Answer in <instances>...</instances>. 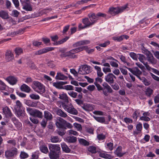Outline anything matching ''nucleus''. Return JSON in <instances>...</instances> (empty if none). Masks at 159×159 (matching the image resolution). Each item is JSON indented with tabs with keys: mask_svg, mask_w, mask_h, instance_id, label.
Listing matches in <instances>:
<instances>
[{
	"mask_svg": "<svg viewBox=\"0 0 159 159\" xmlns=\"http://www.w3.org/2000/svg\"><path fill=\"white\" fill-rule=\"evenodd\" d=\"M141 80L143 84L146 86L149 85L151 84V82L150 81L147 80L144 77H142L139 79Z\"/></svg>",
	"mask_w": 159,
	"mask_h": 159,
	"instance_id": "38",
	"label": "nucleus"
},
{
	"mask_svg": "<svg viewBox=\"0 0 159 159\" xmlns=\"http://www.w3.org/2000/svg\"><path fill=\"white\" fill-rule=\"evenodd\" d=\"M91 67L87 65H83L80 66L78 70V73L82 75H85L91 73Z\"/></svg>",
	"mask_w": 159,
	"mask_h": 159,
	"instance_id": "7",
	"label": "nucleus"
},
{
	"mask_svg": "<svg viewBox=\"0 0 159 159\" xmlns=\"http://www.w3.org/2000/svg\"><path fill=\"white\" fill-rule=\"evenodd\" d=\"M53 49V48L52 47H47L35 52L34 54L36 55H40L49 51H52Z\"/></svg>",
	"mask_w": 159,
	"mask_h": 159,
	"instance_id": "13",
	"label": "nucleus"
},
{
	"mask_svg": "<svg viewBox=\"0 0 159 159\" xmlns=\"http://www.w3.org/2000/svg\"><path fill=\"white\" fill-rule=\"evenodd\" d=\"M20 89L22 91L27 93H30L31 90L30 88L25 84H23L21 86Z\"/></svg>",
	"mask_w": 159,
	"mask_h": 159,
	"instance_id": "24",
	"label": "nucleus"
},
{
	"mask_svg": "<svg viewBox=\"0 0 159 159\" xmlns=\"http://www.w3.org/2000/svg\"><path fill=\"white\" fill-rule=\"evenodd\" d=\"M122 147L121 146L118 147L114 151V153L117 157H120L123 156L125 154V152L122 151Z\"/></svg>",
	"mask_w": 159,
	"mask_h": 159,
	"instance_id": "12",
	"label": "nucleus"
},
{
	"mask_svg": "<svg viewBox=\"0 0 159 159\" xmlns=\"http://www.w3.org/2000/svg\"><path fill=\"white\" fill-rule=\"evenodd\" d=\"M88 16L91 23L93 25L99 19L100 17H105L106 15L101 12H98L96 14L94 13H91L89 14Z\"/></svg>",
	"mask_w": 159,
	"mask_h": 159,
	"instance_id": "4",
	"label": "nucleus"
},
{
	"mask_svg": "<svg viewBox=\"0 0 159 159\" xmlns=\"http://www.w3.org/2000/svg\"><path fill=\"white\" fill-rule=\"evenodd\" d=\"M76 141V138L73 136H68L65 139V141L70 143H75Z\"/></svg>",
	"mask_w": 159,
	"mask_h": 159,
	"instance_id": "21",
	"label": "nucleus"
},
{
	"mask_svg": "<svg viewBox=\"0 0 159 159\" xmlns=\"http://www.w3.org/2000/svg\"><path fill=\"white\" fill-rule=\"evenodd\" d=\"M142 125L141 123H139L136 126V129L139 132H141L142 129Z\"/></svg>",
	"mask_w": 159,
	"mask_h": 159,
	"instance_id": "61",
	"label": "nucleus"
},
{
	"mask_svg": "<svg viewBox=\"0 0 159 159\" xmlns=\"http://www.w3.org/2000/svg\"><path fill=\"white\" fill-rule=\"evenodd\" d=\"M81 47H84L85 48H83V50H85L86 52H87L89 54H91L94 51V49H88V47L87 46H82Z\"/></svg>",
	"mask_w": 159,
	"mask_h": 159,
	"instance_id": "52",
	"label": "nucleus"
},
{
	"mask_svg": "<svg viewBox=\"0 0 159 159\" xmlns=\"http://www.w3.org/2000/svg\"><path fill=\"white\" fill-rule=\"evenodd\" d=\"M39 158V155L36 152H34L32 153L31 159H38Z\"/></svg>",
	"mask_w": 159,
	"mask_h": 159,
	"instance_id": "64",
	"label": "nucleus"
},
{
	"mask_svg": "<svg viewBox=\"0 0 159 159\" xmlns=\"http://www.w3.org/2000/svg\"><path fill=\"white\" fill-rule=\"evenodd\" d=\"M137 55L139 56L138 59L139 61L143 64H144L145 62L144 61V60H145L146 58L145 56L140 54H138Z\"/></svg>",
	"mask_w": 159,
	"mask_h": 159,
	"instance_id": "48",
	"label": "nucleus"
},
{
	"mask_svg": "<svg viewBox=\"0 0 159 159\" xmlns=\"http://www.w3.org/2000/svg\"><path fill=\"white\" fill-rule=\"evenodd\" d=\"M57 134L61 136L64 135L66 133V131L64 130H60L59 129L56 130Z\"/></svg>",
	"mask_w": 159,
	"mask_h": 159,
	"instance_id": "58",
	"label": "nucleus"
},
{
	"mask_svg": "<svg viewBox=\"0 0 159 159\" xmlns=\"http://www.w3.org/2000/svg\"><path fill=\"white\" fill-rule=\"evenodd\" d=\"M0 17L4 19H6L9 18L7 13L3 11H0Z\"/></svg>",
	"mask_w": 159,
	"mask_h": 159,
	"instance_id": "35",
	"label": "nucleus"
},
{
	"mask_svg": "<svg viewBox=\"0 0 159 159\" xmlns=\"http://www.w3.org/2000/svg\"><path fill=\"white\" fill-rule=\"evenodd\" d=\"M102 85L103 87L104 88L107 89L109 93H112V89L111 87L106 82H103L102 84Z\"/></svg>",
	"mask_w": 159,
	"mask_h": 159,
	"instance_id": "31",
	"label": "nucleus"
},
{
	"mask_svg": "<svg viewBox=\"0 0 159 159\" xmlns=\"http://www.w3.org/2000/svg\"><path fill=\"white\" fill-rule=\"evenodd\" d=\"M95 119L98 122L101 123H104L105 124H108V122H105V120L104 117H94Z\"/></svg>",
	"mask_w": 159,
	"mask_h": 159,
	"instance_id": "37",
	"label": "nucleus"
},
{
	"mask_svg": "<svg viewBox=\"0 0 159 159\" xmlns=\"http://www.w3.org/2000/svg\"><path fill=\"white\" fill-rule=\"evenodd\" d=\"M84 25L86 28L90 27L93 25L90 20L88 18H85L83 19L82 21Z\"/></svg>",
	"mask_w": 159,
	"mask_h": 159,
	"instance_id": "19",
	"label": "nucleus"
},
{
	"mask_svg": "<svg viewBox=\"0 0 159 159\" xmlns=\"http://www.w3.org/2000/svg\"><path fill=\"white\" fill-rule=\"evenodd\" d=\"M116 77L112 73H109L105 77L106 81L110 85L114 83V79H116Z\"/></svg>",
	"mask_w": 159,
	"mask_h": 159,
	"instance_id": "11",
	"label": "nucleus"
},
{
	"mask_svg": "<svg viewBox=\"0 0 159 159\" xmlns=\"http://www.w3.org/2000/svg\"><path fill=\"white\" fill-rule=\"evenodd\" d=\"M6 80L9 84L12 85L16 84L17 81V79L13 76H10L8 77L7 78Z\"/></svg>",
	"mask_w": 159,
	"mask_h": 159,
	"instance_id": "17",
	"label": "nucleus"
},
{
	"mask_svg": "<svg viewBox=\"0 0 159 159\" xmlns=\"http://www.w3.org/2000/svg\"><path fill=\"white\" fill-rule=\"evenodd\" d=\"M125 67L133 75H135L139 79L141 78L140 76L142 74V72L137 67H134L132 68L127 67L126 66H125Z\"/></svg>",
	"mask_w": 159,
	"mask_h": 159,
	"instance_id": "8",
	"label": "nucleus"
},
{
	"mask_svg": "<svg viewBox=\"0 0 159 159\" xmlns=\"http://www.w3.org/2000/svg\"><path fill=\"white\" fill-rule=\"evenodd\" d=\"M48 147L50 151L53 152L57 153L60 154L61 148L59 145L50 144Z\"/></svg>",
	"mask_w": 159,
	"mask_h": 159,
	"instance_id": "10",
	"label": "nucleus"
},
{
	"mask_svg": "<svg viewBox=\"0 0 159 159\" xmlns=\"http://www.w3.org/2000/svg\"><path fill=\"white\" fill-rule=\"evenodd\" d=\"M64 89L67 90H74V87L71 85H66L64 86Z\"/></svg>",
	"mask_w": 159,
	"mask_h": 159,
	"instance_id": "63",
	"label": "nucleus"
},
{
	"mask_svg": "<svg viewBox=\"0 0 159 159\" xmlns=\"http://www.w3.org/2000/svg\"><path fill=\"white\" fill-rule=\"evenodd\" d=\"M61 144L62 149L63 152L67 153L70 152V149L65 143L63 142Z\"/></svg>",
	"mask_w": 159,
	"mask_h": 159,
	"instance_id": "22",
	"label": "nucleus"
},
{
	"mask_svg": "<svg viewBox=\"0 0 159 159\" xmlns=\"http://www.w3.org/2000/svg\"><path fill=\"white\" fill-rule=\"evenodd\" d=\"M84 48V47H79L73 49L62 54L61 56L62 57H68L71 58H76L77 56L75 55V53L83 51V48Z\"/></svg>",
	"mask_w": 159,
	"mask_h": 159,
	"instance_id": "3",
	"label": "nucleus"
},
{
	"mask_svg": "<svg viewBox=\"0 0 159 159\" xmlns=\"http://www.w3.org/2000/svg\"><path fill=\"white\" fill-rule=\"evenodd\" d=\"M62 107L65 111L70 114L77 115L78 114V111L71 103L66 104L65 103H63L62 104Z\"/></svg>",
	"mask_w": 159,
	"mask_h": 159,
	"instance_id": "6",
	"label": "nucleus"
},
{
	"mask_svg": "<svg viewBox=\"0 0 159 159\" xmlns=\"http://www.w3.org/2000/svg\"><path fill=\"white\" fill-rule=\"evenodd\" d=\"M119 57L121 61L123 62L126 65L128 66H129L130 63L129 62H127L126 60L125 57V56L122 55H120Z\"/></svg>",
	"mask_w": 159,
	"mask_h": 159,
	"instance_id": "45",
	"label": "nucleus"
},
{
	"mask_svg": "<svg viewBox=\"0 0 159 159\" xmlns=\"http://www.w3.org/2000/svg\"><path fill=\"white\" fill-rule=\"evenodd\" d=\"M87 149L89 152L92 153H95L97 152L96 147L92 146H89Z\"/></svg>",
	"mask_w": 159,
	"mask_h": 159,
	"instance_id": "40",
	"label": "nucleus"
},
{
	"mask_svg": "<svg viewBox=\"0 0 159 159\" xmlns=\"http://www.w3.org/2000/svg\"><path fill=\"white\" fill-rule=\"evenodd\" d=\"M48 66L50 68L53 69L56 66L54 62L52 61H50L48 62Z\"/></svg>",
	"mask_w": 159,
	"mask_h": 159,
	"instance_id": "62",
	"label": "nucleus"
},
{
	"mask_svg": "<svg viewBox=\"0 0 159 159\" xmlns=\"http://www.w3.org/2000/svg\"><path fill=\"white\" fill-rule=\"evenodd\" d=\"M14 124L18 129H21L22 124L20 122L18 121H15Z\"/></svg>",
	"mask_w": 159,
	"mask_h": 159,
	"instance_id": "53",
	"label": "nucleus"
},
{
	"mask_svg": "<svg viewBox=\"0 0 159 159\" xmlns=\"http://www.w3.org/2000/svg\"><path fill=\"white\" fill-rule=\"evenodd\" d=\"M67 133L69 135H73L75 136L78 135V133L77 132L72 129L69 130L67 131Z\"/></svg>",
	"mask_w": 159,
	"mask_h": 159,
	"instance_id": "54",
	"label": "nucleus"
},
{
	"mask_svg": "<svg viewBox=\"0 0 159 159\" xmlns=\"http://www.w3.org/2000/svg\"><path fill=\"white\" fill-rule=\"evenodd\" d=\"M14 110H18V109L24 108L22 106V104L19 100H17L16 102V104L14 106Z\"/></svg>",
	"mask_w": 159,
	"mask_h": 159,
	"instance_id": "39",
	"label": "nucleus"
},
{
	"mask_svg": "<svg viewBox=\"0 0 159 159\" xmlns=\"http://www.w3.org/2000/svg\"><path fill=\"white\" fill-rule=\"evenodd\" d=\"M130 57L134 60H137L138 55L134 52H131L129 53Z\"/></svg>",
	"mask_w": 159,
	"mask_h": 159,
	"instance_id": "56",
	"label": "nucleus"
},
{
	"mask_svg": "<svg viewBox=\"0 0 159 159\" xmlns=\"http://www.w3.org/2000/svg\"><path fill=\"white\" fill-rule=\"evenodd\" d=\"M90 41L89 40H84L80 41L74 44L73 46L74 47L80 46H81L86 45L89 43Z\"/></svg>",
	"mask_w": 159,
	"mask_h": 159,
	"instance_id": "15",
	"label": "nucleus"
},
{
	"mask_svg": "<svg viewBox=\"0 0 159 159\" xmlns=\"http://www.w3.org/2000/svg\"><path fill=\"white\" fill-rule=\"evenodd\" d=\"M50 140L52 142L54 143H57L60 141L58 136H54L51 137Z\"/></svg>",
	"mask_w": 159,
	"mask_h": 159,
	"instance_id": "41",
	"label": "nucleus"
},
{
	"mask_svg": "<svg viewBox=\"0 0 159 159\" xmlns=\"http://www.w3.org/2000/svg\"><path fill=\"white\" fill-rule=\"evenodd\" d=\"M33 116H36L40 118H42L43 117L42 113L39 110L36 109Z\"/></svg>",
	"mask_w": 159,
	"mask_h": 159,
	"instance_id": "36",
	"label": "nucleus"
},
{
	"mask_svg": "<svg viewBox=\"0 0 159 159\" xmlns=\"http://www.w3.org/2000/svg\"><path fill=\"white\" fill-rule=\"evenodd\" d=\"M68 93L70 96L73 98H76L77 96V93L74 91L68 92Z\"/></svg>",
	"mask_w": 159,
	"mask_h": 159,
	"instance_id": "55",
	"label": "nucleus"
},
{
	"mask_svg": "<svg viewBox=\"0 0 159 159\" xmlns=\"http://www.w3.org/2000/svg\"><path fill=\"white\" fill-rule=\"evenodd\" d=\"M69 37H66L64 38L63 39H61L60 41H58V42H56V44H60L63 43H64L66 42L69 39Z\"/></svg>",
	"mask_w": 159,
	"mask_h": 159,
	"instance_id": "51",
	"label": "nucleus"
},
{
	"mask_svg": "<svg viewBox=\"0 0 159 159\" xmlns=\"http://www.w3.org/2000/svg\"><path fill=\"white\" fill-rule=\"evenodd\" d=\"M44 117L48 120H51L52 118V114L48 111H44Z\"/></svg>",
	"mask_w": 159,
	"mask_h": 159,
	"instance_id": "25",
	"label": "nucleus"
},
{
	"mask_svg": "<svg viewBox=\"0 0 159 159\" xmlns=\"http://www.w3.org/2000/svg\"><path fill=\"white\" fill-rule=\"evenodd\" d=\"M25 104L29 107H36L37 106V102H32L30 100H27L25 102Z\"/></svg>",
	"mask_w": 159,
	"mask_h": 159,
	"instance_id": "27",
	"label": "nucleus"
},
{
	"mask_svg": "<svg viewBox=\"0 0 159 159\" xmlns=\"http://www.w3.org/2000/svg\"><path fill=\"white\" fill-rule=\"evenodd\" d=\"M127 5L119 7H111L109 9L108 12L112 16H115L119 13H121L128 8Z\"/></svg>",
	"mask_w": 159,
	"mask_h": 159,
	"instance_id": "2",
	"label": "nucleus"
},
{
	"mask_svg": "<svg viewBox=\"0 0 159 159\" xmlns=\"http://www.w3.org/2000/svg\"><path fill=\"white\" fill-rule=\"evenodd\" d=\"M56 111L57 114L59 116L63 118H66V119L69 121H70L72 120L66 112L61 109L57 107L56 108Z\"/></svg>",
	"mask_w": 159,
	"mask_h": 159,
	"instance_id": "9",
	"label": "nucleus"
},
{
	"mask_svg": "<svg viewBox=\"0 0 159 159\" xmlns=\"http://www.w3.org/2000/svg\"><path fill=\"white\" fill-rule=\"evenodd\" d=\"M147 60L149 63L153 65L156 63L155 58L153 57L152 54L151 53L148 54L147 56Z\"/></svg>",
	"mask_w": 159,
	"mask_h": 159,
	"instance_id": "18",
	"label": "nucleus"
},
{
	"mask_svg": "<svg viewBox=\"0 0 159 159\" xmlns=\"http://www.w3.org/2000/svg\"><path fill=\"white\" fill-rule=\"evenodd\" d=\"M32 87L34 90L38 93L41 94L45 92V86L42 84L38 81L33 82Z\"/></svg>",
	"mask_w": 159,
	"mask_h": 159,
	"instance_id": "5",
	"label": "nucleus"
},
{
	"mask_svg": "<svg viewBox=\"0 0 159 159\" xmlns=\"http://www.w3.org/2000/svg\"><path fill=\"white\" fill-rule=\"evenodd\" d=\"M55 79L58 80H66L67 79V77L63 75L61 72H58L55 77Z\"/></svg>",
	"mask_w": 159,
	"mask_h": 159,
	"instance_id": "23",
	"label": "nucleus"
},
{
	"mask_svg": "<svg viewBox=\"0 0 159 159\" xmlns=\"http://www.w3.org/2000/svg\"><path fill=\"white\" fill-rule=\"evenodd\" d=\"M15 111L17 116L19 117H24L25 115V112L24 108L15 110Z\"/></svg>",
	"mask_w": 159,
	"mask_h": 159,
	"instance_id": "20",
	"label": "nucleus"
},
{
	"mask_svg": "<svg viewBox=\"0 0 159 159\" xmlns=\"http://www.w3.org/2000/svg\"><path fill=\"white\" fill-rule=\"evenodd\" d=\"M153 92V90L150 88H148L145 92L146 95L148 97H150Z\"/></svg>",
	"mask_w": 159,
	"mask_h": 159,
	"instance_id": "47",
	"label": "nucleus"
},
{
	"mask_svg": "<svg viewBox=\"0 0 159 159\" xmlns=\"http://www.w3.org/2000/svg\"><path fill=\"white\" fill-rule=\"evenodd\" d=\"M113 143L110 142L107 143L106 148L110 151H112L113 149Z\"/></svg>",
	"mask_w": 159,
	"mask_h": 159,
	"instance_id": "50",
	"label": "nucleus"
},
{
	"mask_svg": "<svg viewBox=\"0 0 159 159\" xmlns=\"http://www.w3.org/2000/svg\"><path fill=\"white\" fill-rule=\"evenodd\" d=\"M39 148L41 152L44 153L46 154L48 152V149L45 145H42L40 146Z\"/></svg>",
	"mask_w": 159,
	"mask_h": 159,
	"instance_id": "33",
	"label": "nucleus"
},
{
	"mask_svg": "<svg viewBox=\"0 0 159 159\" xmlns=\"http://www.w3.org/2000/svg\"><path fill=\"white\" fill-rule=\"evenodd\" d=\"M58 98L60 99H62L66 102L68 103L69 102V97L66 93H62L59 94Z\"/></svg>",
	"mask_w": 159,
	"mask_h": 159,
	"instance_id": "29",
	"label": "nucleus"
},
{
	"mask_svg": "<svg viewBox=\"0 0 159 159\" xmlns=\"http://www.w3.org/2000/svg\"><path fill=\"white\" fill-rule=\"evenodd\" d=\"M73 125L77 131H81L82 130V128L81 125L77 123H75L73 124Z\"/></svg>",
	"mask_w": 159,
	"mask_h": 159,
	"instance_id": "43",
	"label": "nucleus"
},
{
	"mask_svg": "<svg viewBox=\"0 0 159 159\" xmlns=\"http://www.w3.org/2000/svg\"><path fill=\"white\" fill-rule=\"evenodd\" d=\"M23 8L25 10L27 11H32V8L31 5L28 4L23 5Z\"/></svg>",
	"mask_w": 159,
	"mask_h": 159,
	"instance_id": "42",
	"label": "nucleus"
},
{
	"mask_svg": "<svg viewBox=\"0 0 159 159\" xmlns=\"http://www.w3.org/2000/svg\"><path fill=\"white\" fill-rule=\"evenodd\" d=\"M139 114L140 113L139 111H136L133 115V118L136 120L138 117L139 116Z\"/></svg>",
	"mask_w": 159,
	"mask_h": 159,
	"instance_id": "60",
	"label": "nucleus"
},
{
	"mask_svg": "<svg viewBox=\"0 0 159 159\" xmlns=\"http://www.w3.org/2000/svg\"><path fill=\"white\" fill-rule=\"evenodd\" d=\"M99 156L102 158L111 159L112 158V157L110 154H108L105 152H100Z\"/></svg>",
	"mask_w": 159,
	"mask_h": 159,
	"instance_id": "26",
	"label": "nucleus"
},
{
	"mask_svg": "<svg viewBox=\"0 0 159 159\" xmlns=\"http://www.w3.org/2000/svg\"><path fill=\"white\" fill-rule=\"evenodd\" d=\"M3 112L9 116H12V113L9 109L7 107H6L4 108L3 109Z\"/></svg>",
	"mask_w": 159,
	"mask_h": 159,
	"instance_id": "32",
	"label": "nucleus"
},
{
	"mask_svg": "<svg viewBox=\"0 0 159 159\" xmlns=\"http://www.w3.org/2000/svg\"><path fill=\"white\" fill-rule=\"evenodd\" d=\"M28 157L29 155L27 153L24 151L21 152L20 154V157L21 159H25Z\"/></svg>",
	"mask_w": 159,
	"mask_h": 159,
	"instance_id": "49",
	"label": "nucleus"
},
{
	"mask_svg": "<svg viewBox=\"0 0 159 159\" xmlns=\"http://www.w3.org/2000/svg\"><path fill=\"white\" fill-rule=\"evenodd\" d=\"M78 141L79 143L82 145L84 146H88L89 144V142L87 141L86 140L83 139H79Z\"/></svg>",
	"mask_w": 159,
	"mask_h": 159,
	"instance_id": "34",
	"label": "nucleus"
},
{
	"mask_svg": "<svg viewBox=\"0 0 159 159\" xmlns=\"http://www.w3.org/2000/svg\"><path fill=\"white\" fill-rule=\"evenodd\" d=\"M14 51L17 55H19L23 52V49L20 48H16L15 49Z\"/></svg>",
	"mask_w": 159,
	"mask_h": 159,
	"instance_id": "46",
	"label": "nucleus"
},
{
	"mask_svg": "<svg viewBox=\"0 0 159 159\" xmlns=\"http://www.w3.org/2000/svg\"><path fill=\"white\" fill-rule=\"evenodd\" d=\"M60 154L54 152L50 151L49 156L51 159H57L59 157Z\"/></svg>",
	"mask_w": 159,
	"mask_h": 159,
	"instance_id": "28",
	"label": "nucleus"
},
{
	"mask_svg": "<svg viewBox=\"0 0 159 159\" xmlns=\"http://www.w3.org/2000/svg\"><path fill=\"white\" fill-rule=\"evenodd\" d=\"M30 96L31 99L34 100H38L40 98L39 95L33 93L30 94Z\"/></svg>",
	"mask_w": 159,
	"mask_h": 159,
	"instance_id": "57",
	"label": "nucleus"
},
{
	"mask_svg": "<svg viewBox=\"0 0 159 159\" xmlns=\"http://www.w3.org/2000/svg\"><path fill=\"white\" fill-rule=\"evenodd\" d=\"M82 107L85 111H91L93 110L94 106L91 104H84L82 106Z\"/></svg>",
	"mask_w": 159,
	"mask_h": 159,
	"instance_id": "16",
	"label": "nucleus"
},
{
	"mask_svg": "<svg viewBox=\"0 0 159 159\" xmlns=\"http://www.w3.org/2000/svg\"><path fill=\"white\" fill-rule=\"evenodd\" d=\"M5 60L7 62L12 61L14 58L13 54L11 51L10 50H7V51L5 53Z\"/></svg>",
	"mask_w": 159,
	"mask_h": 159,
	"instance_id": "14",
	"label": "nucleus"
},
{
	"mask_svg": "<svg viewBox=\"0 0 159 159\" xmlns=\"http://www.w3.org/2000/svg\"><path fill=\"white\" fill-rule=\"evenodd\" d=\"M55 124L58 128L64 129H66L67 128L70 129L73 127L72 125L70 123L67 122L61 117H59L57 119Z\"/></svg>",
	"mask_w": 159,
	"mask_h": 159,
	"instance_id": "1",
	"label": "nucleus"
},
{
	"mask_svg": "<svg viewBox=\"0 0 159 159\" xmlns=\"http://www.w3.org/2000/svg\"><path fill=\"white\" fill-rule=\"evenodd\" d=\"M110 61V64L113 67H114L116 68H117L118 67V64L116 62V61Z\"/></svg>",
	"mask_w": 159,
	"mask_h": 159,
	"instance_id": "59",
	"label": "nucleus"
},
{
	"mask_svg": "<svg viewBox=\"0 0 159 159\" xmlns=\"http://www.w3.org/2000/svg\"><path fill=\"white\" fill-rule=\"evenodd\" d=\"M15 153V151H7L5 152V156L8 158L13 157Z\"/></svg>",
	"mask_w": 159,
	"mask_h": 159,
	"instance_id": "30",
	"label": "nucleus"
},
{
	"mask_svg": "<svg viewBox=\"0 0 159 159\" xmlns=\"http://www.w3.org/2000/svg\"><path fill=\"white\" fill-rule=\"evenodd\" d=\"M36 109L30 107H27L26 110L27 112L32 116H33Z\"/></svg>",
	"mask_w": 159,
	"mask_h": 159,
	"instance_id": "44",
	"label": "nucleus"
}]
</instances>
